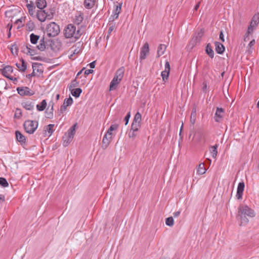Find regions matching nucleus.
Returning <instances> with one entry per match:
<instances>
[{
  "label": "nucleus",
  "mask_w": 259,
  "mask_h": 259,
  "mask_svg": "<svg viewBox=\"0 0 259 259\" xmlns=\"http://www.w3.org/2000/svg\"><path fill=\"white\" fill-rule=\"evenodd\" d=\"M64 35L66 38H74L77 40L82 35L80 28L76 30V27L72 24H68L64 29Z\"/></svg>",
  "instance_id": "obj_1"
},
{
  "label": "nucleus",
  "mask_w": 259,
  "mask_h": 259,
  "mask_svg": "<svg viewBox=\"0 0 259 259\" xmlns=\"http://www.w3.org/2000/svg\"><path fill=\"white\" fill-rule=\"evenodd\" d=\"M124 70L125 69L123 67H121L116 70L115 75L110 83V91L114 90L116 89L118 84L123 78Z\"/></svg>",
  "instance_id": "obj_2"
},
{
  "label": "nucleus",
  "mask_w": 259,
  "mask_h": 259,
  "mask_svg": "<svg viewBox=\"0 0 259 259\" xmlns=\"http://www.w3.org/2000/svg\"><path fill=\"white\" fill-rule=\"evenodd\" d=\"M77 123L72 125L66 132L62 138V144L63 146H67L72 141L76 132V126Z\"/></svg>",
  "instance_id": "obj_3"
},
{
  "label": "nucleus",
  "mask_w": 259,
  "mask_h": 259,
  "mask_svg": "<svg viewBox=\"0 0 259 259\" xmlns=\"http://www.w3.org/2000/svg\"><path fill=\"white\" fill-rule=\"evenodd\" d=\"M38 123L37 121L31 120H26L23 123L25 132L29 134L34 133L38 127Z\"/></svg>",
  "instance_id": "obj_4"
},
{
  "label": "nucleus",
  "mask_w": 259,
  "mask_h": 259,
  "mask_svg": "<svg viewBox=\"0 0 259 259\" xmlns=\"http://www.w3.org/2000/svg\"><path fill=\"white\" fill-rule=\"evenodd\" d=\"M204 29H201L197 33H195L188 45V48L192 49L195 46L198 45L204 34Z\"/></svg>",
  "instance_id": "obj_5"
},
{
  "label": "nucleus",
  "mask_w": 259,
  "mask_h": 259,
  "mask_svg": "<svg viewBox=\"0 0 259 259\" xmlns=\"http://www.w3.org/2000/svg\"><path fill=\"white\" fill-rule=\"evenodd\" d=\"M60 29L59 25L55 22H51L47 26L48 35L49 37H55L60 32Z\"/></svg>",
  "instance_id": "obj_6"
},
{
  "label": "nucleus",
  "mask_w": 259,
  "mask_h": 259,
  "mask_svg": "<svg viewBox=\"0 0 259 259\" xmlns=\"http://www.w3.org/2000/svg\"><path fill=\"white\" fill-rule=\"evenodd\" d=\"M238 213H241L251 218L255 216L254 210L247 205H240L238 207Z\"/></svg>",
  "instance_id": "obj_7"
},
{
  "label": "nucleus",
  "mask_w": 259,
  "mask_h": 259,
  "mask_svg": "<svg viewBox=\"0 0 259 259\" xmlns=\"http://www.w3.org/2000/svg\"><path fill=\"white\" fill-rule=\"evenodd\" d=\"M16 90L18 92V93L21 96H31L35 93L33 91L30 90L27 87H18Z\"/></svg>",
  "instance_id": "obj_8"
},
{
  "label": "nucleus",
  "mask_w": 259,
  "mask_h": 259,
  "mask_svg": "<svg viewBox=\"0 0 259 259\" xmlns=\"http://www.w3.org/2000/svg\"><path fill=\"white\" fill-rule=\"evenodd\" d=\"M73 99L69 97L68 98L64 100L63 105L60 107V109L58 110V115L60 116L66 110L67 107L70 106L73 103Z\"/></svg>",
  "instance_id": "obj_9"
},
{
  "label": "nucleus",
  "mask_w": 259,
  "mask_h": 259,
  "mask_svg": "<svg viewBox=\"0 0 259 259\" xmlns=\"http://www.w3.org/2000/svg\"><path fill=\"white\" fill-rule=\"evenodd\" d=\"M149 53V47L148 42L144 44L143 46L141 49L140 60V61L145 60L146 58L147 55Z\"/></svg>",
  "instance_id": "obj_10"
},
{
  "label": "nucleus",
  "mask_w": 259,
  "mask_h": 259,
  "mask_svg": "<svg viewBox=\"0 0 259 259\" xmlns=\"http://www.w3.org/2000/svg\"><path fill=\"white\" fill-rule=\"evenodd\" d=\"M225 113V110L222 108L217 107L214 119L215 122H219L223 119Z\"/></svg>",
  "instance_id": "obj_11"
},
{
  "label": "nucleus",
  "mask_w": 259,
  "mask_h": 259,
  "mask_svg": "<svg viewBox=\"0 0 259 259\" xmlns=\"http://www.w3.org/2000/svg\"><path fill=\"white\" fill-rule=\"evenodd\" d=\"M170 69V64L168 61H166L165 64V69L161 73L163 80L164 81L167 79L169 74Z\"/></svg>",
  "instance_id": "obj_12"
},
{
  "label": "nucleus",
  "mask_w": 259,
  "mask_h": 259,
  "mask_svg": "<svg viewBox=\"0 0 259 259\" xmlns=\"http://www.w3.org/2000/svg\"><path fill=\"white\" fill-rule=\"evenodd\" d=\"M15 135L17 141H18L21 145H25V137L19 131H16L15 132Z\"/></svg>",
  "instance_id": "obj_13"
},
{
  "label": "nucleus",
  "mask_w": 259,
  "mask_h": 259,
  "mask_svg": "<svg viewBox=\"0 0 259 259\" xmlns=\"http://www.w3.org/2000/svg\"><path fill=\"white\" fill-rule=\"evenodd\" d=\"M244 182H240L238 184V187H237V194H236V197L237 199H240L242 198L243 195V192L244 189Z\"/></svg>",
  "instance_id": "obj_14"
},
{
  "label": "nucleus",
  "mask_w": 259,
  "mask_h": 259,
  "mask_svg": "<svg viewBox=\"0 0 259 259\" xmlns=\"http://www.w3.org/2000/svg\"><path fill=\"white\" fill-rule=\"evenodd\" d=\"M215 50L218 54H222L225 51V48L224 46L221 42L215 41Z\"/></svg>",
  "instance_id": "obj_15"
},
{
  "label": "nucleus",
  "mask_w": 259,
  "mask_h": 259,
  "mask_svg": "<svg viewBox=\"0 0 259 259\" xmlns=\"http://www.w3.org/2000/svg\"><path fill=\"white\" fill-rule=\"evenodd\" d=\"M36 15L38 20L40 22H44L47 19V16L46 15L45 10H38Z\"/></svg>",
  "instance_id": "obj_16"
},
{
  "label": "nucleus",
  "mask_w": 259,
  "mask_h": 259,
  "mask_svg": "<svg viewBox=\"0 0 259 259\" xmlns=\"http://www.w3.org/2000/svg\"><path fill=\"white\" fill-rule=\"evenodd\" d=\"M36 49L40 51H44L46 49V42L44 35L39 39V44L36 46Z\"/></svg>",
  "instance_id": "obj_17"
},
{
  "label": "nucleus",
  "mask_w": 259,
  "mask_h": 259,
  "mask_svg": "<svg viewBox=\"0 0 259 259\" xmlns=\"http://www.w3.org/2000/svg\"><path fill=\"white\" fill-rule=\"evenodd\" d=\"M13 67L11 66H7L2 70V74L6 77L8 78L13 72Z\"/></svg>",
  "instance_id": "obj_18"
},
{
  "label": "nucleus",
  "mask_w": 259,
  "mask_h": 259,
  "mask_svg": "<svg viewBox=\"0 0 259 259\" xmlns=\"http://www.w3.org/2000/svg\"><path fill=\"white\" fill-rule=\"evenodd\" d=\"M22 107L27 110H32L34 109V103L30 101L23 102L22 103Z\"/></svg>",
  "instance_id": "obj_19"
},
{
  "label": "nucleus",
  "mask_w": 259,
  "mask_h": 259,
  "mask_svg": "<svg viewBox=\"0 0 259 259\" xmlns=\"http://www.w3.org/2000/svg\"><path fill=\"white\" fill-rule=\"evenodd\" d=\"M166 49V46L164 44H160L159 45L157 49V57H159L164 54Z\"/></svg>",
  "instance_id": "obj_20"
},
{
  "label": "nucleus",
  "mask_w": 259,
  "mask_h": 259,
  "mask_svg": "<svg viewBox=\"0 0 259 259\" xmlns=\"http://www.w3.org/2000/svg\"><path fill=\"white\" fill-rule=\"evenodd\" d=\"M111 138L112 136H110V137L109 138V136L105 134L102 140L103 147L106 148L109 145Z\"/></svg>",
  "instance_id": "obj_21"
},
{
  "label": "nucleus",
  "mask_w": 259,
  "mask_h": 259,
  "mask_svg": "<svg viewBox=\"0 0 259 259\" xmlns=\"http://www.w3.org/2000/svg\"><path fill=\"white\" fill-rule=\"evenodd\" d=\"M83 17L81 13H79L75 16L73 19V23L76 25H79L83 21Z\"/></svg>",
  "instance_id": "obj_22"
},
{
  "label": "nucleus",
  "mask_w": 259,
  "mask_h": 259,
  "mask_svg": "<svg viewBox=\"0 0 259 259\" xmlns=\"http://www.w3.org/2000/svg\"><path fill=\"white\" fill-rule=\"evenodd\" d=\"M69 90L71 92L72 95L76 98H78L82 92V89L80 88H76Z\"/></svg>",
  "instance_id": "obj_23"
},
{
  "label": "nucleus",
  "mask_w": 259,
  "mask_h": 259,
  "mask_svg": "<svg viewBox=\"0 0 259 259\" xmlns=\"http://www.w3.org/2000/svg\"><path fill=\"white\" fill-rule=\"evenodd\" d=\"M47 106V102L46 100H43L40 103L36 105V109L38 111H44Z\"/></svg>",
  "instance_id": "obj_24"
},
{
  "label": "nucleus",
  "mask_w": 259,
  "mask_h": 259,
  "mask_svg": "<svg viewBox=\"0 0 259 259\" xmlns=\"http://www.w3.org/2000/svg\"><path fill=\"white\" fill-rule=\"evenodd\" d=\"M36 7L40 10H42L47 6V2L46 0H36Z\"/></svg>",
  "instance_id": "obj_25"
},
{
  "label": "nucleus",
  "mask_w": 259,
  "mask_h": 259,
  "mask_svg": "<svg viewBox=\"0 0 259 259\" xmlns=\"http://www.w3.org/2000/svg\"><path fill=\"white\" fill-rule=\"evenodd\" d=\"M39 38L40 36L39 35H36L34 33H31L30 35V41L33 45H36L38 41Z\"/></svg>",
  "instance_id": "obj_26"
},
{
  "label": "nucleus",
  "mask_w": 259,
  "mask_h": 259,
  "mask_svg": "<svg viewBox=\"0 0 259 259\" xmlns=\"http://www.w3.org/2000/svg\"><path fill=\"white\" fill-rule=\"evenodd\" d=\"M205 52L206 54L211 58H213L214 57V52L212 49L211 46L210 44H208L206 47Z\"/></svg>",
  "instance_id": "obj_27"
},
{
  "label": "nucleus",
  "mask_w": 259,
  "mask_h": 259,
  "mask_svg": "<svg viewBox=\"0 0 259 259\" xmlns=\"http://www.w3.org/2000/svg\"><path fill=\"white\" fill-rule=\"evenodd\" d=\"M238 215L240 217V225H245L248 222V219L247 218L246 215L242 214L241 213H238Z\"/></svg>",
  "instance_id": "obj_28"
},
{
  "label": "nucleus",
  "mask_w": 259,
  "mask_h": 259,
  "mask_svg": "<svg viewBox=\"0 0 259 259\" xmlns=\"http://www.w3.org/2000/svg\"><path fill=\"white\" fill-rule=\"evenodd\" d=\"M218 147V145L217 144H215L213 146H211L209 148V151L211 154V155L213 158H215L218 154V150L217 148Z\"/></svg>",
  "instance_id": "obj_29"
},
{
  "label": "nucleus",
  "mask_w": 259,
  "mask_h": 259,
  "mask_svg": "<svg viewBox=\"0 0 259 259\" xmlns=\"http://www.w3.org/2000/svg\"><path fill=\"white\" fill-rule=\"evenodd\" d=\"M95 5V0H84V6L86 9H90Z\"/></svg>",
  "instance_id": "obj_30"
},
{
  "label": "nucleus",
  "mask_w": 259,
  "mask_h": 259,
  "mask_svg": "<svg viewBox=\"0 0 259 259\" xmlns=\"http://www.w3.org/2000/svg\"><path fill=\"white\" fill-rule=\"evenodd\" d=\"M206 169L205 168L204 164L203 163H201L199 164L197 173L198 175H203L205 173Z\"/></svg>",
  "instance_id": "obj_31"
},
{
  "label": "nucleus",
  "mask_w": 259,
  "mask_h": 259,
  "mask_svg": "<svg viewBox=\"0 0 259 259\" xmlns=\"http://www.w3.org/2000/svg\"><path fill=\"white\" fill-rule=\"evenodd\" d=\"M21 62V64L17 63L16 65L21 71L24 72L27 68V65L26 63L23 59H22Z\"/></svg>",
  "instance_id": "obj_32"
},
{
  "label": "nucleus",
  "mask_w": 259,
  "mask_h": 259,
  "mask_svg": "<svg viewBox=\"0 0 259 259\" xmlns=\"http://www.w3.org/2000/svg\"><path fill=\"white\" fill-rule=\"evenodd\" d=\"M41 65V64L38 63H33L32 64V68L33 71L36 70L37 72H39V73H42L43 70L40 68V66Z\"/></svg>",
  "instance_id": "obj_33"
},
{
  "label": "nucleus",
  "mask_w": 259,
  "mask_h": 259,
  "mask_svg": "<svg viewBox=\"0 0 259 259\" xmlns=\"http://www.w3.org/2000/svg\"><path fill=\"white\" fill-rule=\"evenodd\" d=\"M258 23H259V21H258L257 16V15H255V14H254L251 19L250 24L252 26H254V27L255 28H256Z\"/></svg>",
  "instance_id": "obj_34"
},
{
  "label": "nucleus",
  "mask_w": 259,
  "mask_h": 259,
  "mask_svg": "<svg viewBox=\"0 0 259 259\" xmlns=\"http://www.w3.org/2000/svg\"><path fill=\"white\" fill-rule=\"evenodd\" d=\"M79 85V82L76 80V78L72 80L70 84L68 85L69 90L74 89V88Z\"/></svg>",
  "instance_id": "obj_35"
},
{
  "label": "nucleus",
  "mask_w": 259,
  "mask_h": 259,
  "mask_svg": "<svg viewBox=\"0 0 259 259\" xmlns=\"http://www.w3.org/2000/svg\"><path fill=\"white\" fill-rule=\"evenodd\" d=\"M118 127V125L117 124H112L111 125L109 128L108 130L107 133L106 134L109 136V138L110 137V136H112V132L114 130H117Z\"/></svg>",
  "instance_id": "obj_36"
},
{
  "label": "nucleus",
  "mask_w": 259,
  "mask_h": 259,
  "mask_svg": "<svg viewBox=\"0 0 259 259\" xmlns=\"http://www.w3.org/2000/svg\"><path fill=\"white\" fill-rule=\"evenodd\" d=\"M122 3H119L118 5L116 6V8L114 11V13H115V15H116L115 18H118V15L121 12V7Z\"/></svg>",
  "instance_id": "obj_37"
},
{
  "label": "nucleus",
  "mask_w": 259,
  "mask_h": 259,
  "mask_svg": "<svg viewBox=\"0 0 259 259\" xmlns=\"http://www.w3.org/2000/svg\"><path fill=\"white\" fill-rule=\"evenodd\" d=\"M35 27L34 23L32 21H28L26 24V29L27 31H32Z\"/></svg>",
  "instance_id": "obj_38"
},
{
  "label": "nucleus",
  "mask_w": 259,
  "mask_h": 259,
  "mask_svg": "<svg viewBox=\"0 0 259 259\" xmlns=\"http://www.w3.org/2000/svg\"><path fill=\"white\" fill-rule=\"evenodd\" d=\"M141 127V123L135 122H132L131 131H139V128Z\"/></svg>",
  "instance_id": "obj_39"
},
{
  "label": "nucleus",
  "mask_w": 259,
  "mask_h": 259,
  "mask_svg": "<svg viewBox=\"0 0 259 259\" xmlns=\"http://www.w3.org/2000/svg\"><path fill=\"white\" fill-rule=\"evenodd\" d=\"M18 47L15 43L11 47V53L14 55H18Z\"/></svg>",
  "instance_id": "obj_40"
},
{
  "label": "nucleus",
  "mask_w": 259,
  "mask_h": 259,
  "mask_svg": "<svg viewBox=\"0 0 259 259\" xmlns=\"http://www.w3.org/2000/svg\"><path fill=\"white\" fill-rule=\"evenodd\" d=\"M21 51L23 53L26 54L27 51L29 48V47H31V45L23 43L21 44Z\"/></svg>",
  "instance_id": "obj_41"
},
{
  "label": "nucleus",
  "mask_w": 259,
  "mask_h": 259,
  "mask_svg": "<svg viewBox=\"0 0 259 259\" xmlns=\"http://www.w3.org/2000/svg\"><path fill=\"white\" fill-rule=\"evenodd\" d=\"M142 120V116L141 114L138 112L135 115L133 122L140 123H141Z\"/></svg>",
  "instance_id": "obj_42"
},
{
  "label": "nucleus",
  "mask_w": 259,
  "mask_h": 259,
  "mask_svg": "<svg viewBox=\"0 0 259 259\" xmlns=\"http://www.w3.org/2000/svg\"><path fill=\"white\" fill-rule=\"evenodd\" d=\"M0 186L4 188L8 187L9 183L5 178H0Z\"/></svg>",
  "instance_id": "obj_43"
},
{
  "label": "nucleus",
  "mask_w": 259,
  "mask_h": 259,
  "mask_svg": "<svg viewBox=\"0 0 259 259\" xmlns=\"http://www.w3.org/2000/svg\"><path fill=\"white\" fill-rule=\"evenodd\" d=\"M31 47H29L28 51L26 52L27 55H29L30 56H34L35 55L37 54V51L36 49H31Z\"/></svg>",
  "instance_id": "obj_44"
},
{
  "label": "nucleus",
  "mask_w": 259,
  "mask_h": 259,
  "mask_svg": "<svg viewBox=\"0 0 259 259\" xmlns=\"http://www.w3.org/2000/svg\"><path fill=\"white\" fill-rule=\"evenodd\" d=\"M165 224L167 226L171 227L174 225V221L172 217H168L165 220Z\"/></svg>",
  "instance_id": "obj_45"
},
{
  "label": "nucleus",
  "mask_w": 259,
  "mask_h": 259,
  "mask_svg": "<svg viewBox=\"0 0 259 259\" xmlns=\"http://www.w3.org/2000/svg\"><path fill=\"white\" fill-rule=\"evenodd\" d=\"M196 115V109L195 108H193L192 109L191 115V122L192 124H194L195 122V116Z\"/></svg>",
  "instance_id": "obj_46"
},
{
  "label": "nucleus",
  "mask_w": 259,
  "mask_h": 259,
  "mask_svg": "<svg viewBox=\"0 0 259 259\" xmlns=\"http://www.w3.org/2000/svg\"><path fill=\"white\" fill-rule=\"evenodd\" d=\"M138 135V131H130L128 135L130 138H132L133 140H135Z\"/></svg>",
  "instance_id": "obj_47"
},
{
  "label": "nucleus",
  "mask_w": 259,
  "mask_h": 259,
  "mask_svg": "<svg viewBox=\"0 0 259 259\" xmlns=\"http://www.w3.org/2000/svg\"><path fill=\"white\" fill-rule=\"evenodd\" d=\"M54 13L55 11L53 10H50V11L48 12L46 11V15L47 16V19L49 20L53 19Z\"/></svg>",
  "instance_id": "obj_48"
},
{
  "label": "nucleus",
  "mask_w": 259,
  "mask_h": 259,
  "mask_svg": "<svg viewBox=\"0 0 259 259\" xmlns=\"http://www.w3.org/2000/svg\"><path fill=\"white\" fill-rule=\"evenodd\" d=\"M54 127V124H50L46 126V131H47L48 133L51 135L54 132L53 127Z\"/></svg>",
  "instance_id": "obj_49"
},
{
  "label": "nucleus",
  "mask_w": 259,
  "mask_h": 259,
  "mask_svg": "<svg viewBox=\"0 0 259 259\" xmlns=\"http://www.w3.org/2000/svg\"><path fill=\"white\" fill-rule=\"evenodd\" d=\"M71 49L73 50H72V54H71L70 55V58H71L74 54H77L79 53V52L80 51V49L79 48V47L76 48V46H73L71 48Z\"/></svg>",
  "instance_id": "obj_50"
},
{
  "label": "nucleus",
  "mask_w": 259,
  "mask_h": 259,
  "mask_svg": "<svg viewBox=\"0 0 259 259\" xmlns=\"http://www.w3.org/2000/svg\"><path fill=\"white\" fill-rule=\"evenodd\" d=\"M256 28H255L254 27V26H252L250 24H249V25L248 26V28H247V32L246 33H247L248 34H250L251 33H253L254 30Z\"/></svg>",
  "instance_id": "obj_51"
},
{
  "label": "nucleus",
  "mask_w": 259,
  "mask_h": 259,
  "mask_svg": "<svg viewBox=\"0 0 259 259\" xmlns=\"http://www.w3.org/2000/svg\"><path fill=\"white\" fill-rule=\"evenodd\" d=\"M26 7L28 9V10L35 9V7L34 6L33 3L32 1H30V4H27Z\"/></svg>",
  "instance_id": "obj_52"
},
{
  "label": "nucleus",
  "mask_w": 259,
  "mask_h": 259,
  "mask_svg": "<svg viewBox=\"0 0 259 259\" xmlns=\"http://www.w3.org/2000/svg\"><path fill=\"white\" fill-rule=\"evenodd\" d=\"M49 108H48L47 109V110L46 111V113L47 114L46 115V117L47 118H49V119H52L53 118V113L52 112V111H48Z\"/></svg>",
  "instance_id": "obj_53"
},
{
  "label": "nucleus",
  "mask_w": 259,
  "mask_h": 259,
  "mask_svg": "<svg viewBox=\"0 0 259 259\" xmlns=\"http://www.w3.org/2000/svg\"><path fill=\"white\" fill-rule=\"evenodd\" d=\"M130 117H131V113H130V112H128L124 118V121H125V125L127 124Z\"/></svg>",
  "instance_id": "obj_54"
},
{
  "label": "nucleus",
  "mask_w": 259,
  "mask_h": 259,
  "mask_svg": "<svg viewBox=\"0 0 259 259\" xmlns=\"http://www.w3.org/2000/svg\"><path fill=\"white\" fill-rule=\"evenodd\" d=\"M15 116L18 118H20L21 116V110L20 109H17Z\"/></svg>",
  "instance_id": "obj_55"
},
{
  "label": "nucleus",
  "mask_w": 259,
  "mask_h": 259,
  "mask_svg": "<svg viewBox=\"0 0 259 259\" xmlns=\"http://www.w3.org/2000/svg\"><path fill=\"white\" fill-rule=\"evenodd\" d=\"M114 28V25H113V24H109L108 33L109 34L113 30Z\"/></svg>",
  "instance_id": "obj_56"
},
{
  "label": "nucleus",
  "mask_w": 259,
  "mask_h": 259,
  "mask_svg": "<svg viewBox=\"0 0 259 259\" xmlns=\"http://www.w3.org/2000/svg\"><path fill=\"white\" fill-rule=\"evenodd\" d=\"M94 72V70L92 69H87L85 70L84 74L85 76L88 75L90 73H92Z\"/></svg>",
  "instance_id": "obj_57"
},
{
  "label": "nucleus",
  "mask_w": 259,
  "mask_h": 259,
  "mask_svg": "<svg viewBox=\"0 0 259 259\" xmlns=\"http://www.w3.org/2000/svg\"><path fill=\"white\" fill-rule=\"evenodd\" d=\"M219 37H220V40H221L222 41H223V42L225 41L224 35L223 31H221L220 32V33L219 35Z\"/></svg>",
  "instance_id": "obj_58"
},
{
  "label": "nucleus",
  "mask_w": 259,
  "mask_h": 259,
  "mask_svg": "<svg viewBox=\"0 0 259 259\" xmlns=\"http://www.w3.org/2000/svg\"><path fill=\"white\" fill-rule=\"evenodd\" d=\"M207 87V85L206 82V81H203V87H202V89L203 92H206Z\"/></svg>",
  "instance_id": "obj_59"
},
{
  "label": "nucleus",
  "mask_w": 259,
  "mask_h": 259,
  "mask_svg": "<svg viewBox=\"0 0 259 259\" xmlns=\"http://www.w3.org/2000/svg\"><path fill=\"white\" fill-rule=\"evenodd\" d=\"M249 40V34L245 33L244 36V41H247Z\"/></svg>",
  "instance_id": "obj_60"
},
{
  "label": "nucleus",
  "mask_w": 259,
  "mask_h": 259,
  "mask_svg": "<svg viewBox=\"0 0 259 259\" xmlns=\"http://www.w3.org/2000/svg\"><path fill=\"white\" fill-rule=\"evenodd\" d=\"M28 13L30 14V15L32 17H34L35 16V10H28Z\"/></svg>",
  "instance_id": "obj_61"
},
{
  "label": "nucleus",
  "mask_w": 259,
  "mask_h": 259,
  "mask_svg": "<svg viewBox=\"0 0 259 259\" xmlns=\"http://www.w3.org/2000/svg\"><path fill=\"white\" fill-rule=\"evenodd\" d=\"M255 43V41L254 39H252V40H251L248 45L250 48H251L253 46H254Z\"/></svg>",
  "instance_id": "obj_62"
},
{
  "label": "nucleus",
  "mask_w": 259,
  "mask_h": 259,
  "mask_svg": "<svg viewBox=\"0 0 259 259\" xmlns=\"http://www.w3.org/2000/svg\"><path fill=\"white\" fill-rule=\"evenodd\" d=\"M96 65V61H94L89 64V66L91 68H94Z\"/></svg>",
  "instance_id": "obj_63"
},
{
  "label": "nucleus",
  "mask_w": 259,
  "mask_h": 259,
  "mask_svg": "<svg viewBox=\"0 0 259 259\" xmlns=\"http://www.w3.org/2000/svg\"><path fill=\"white\" fill-rule=\"evenodd\" d=\"M180 213H181V211L179 210V211H177L176 212H175L173 213V215H174V217L177 218V217H178L180 215Z\"/></svg>",
  "instance_id": "obj_64"
}]
</instances>
